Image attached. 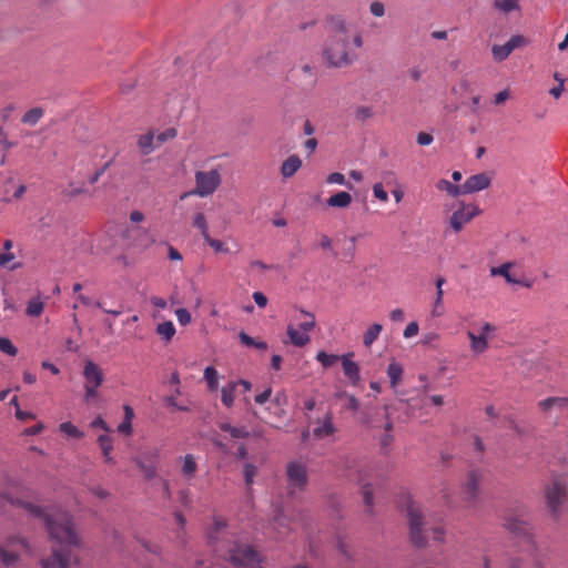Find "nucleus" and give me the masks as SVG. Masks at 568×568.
I'll return each mask as SVG.
<instances>
[{"mask_svg": "<svg viewBox=\"0 0 568 568\" xmlns=\"http://www.w3.org/2000/svg\"><path fill=\"white\" fill-rule=\"evenodd\" d=\"M0 499L6 500L13 507L23 508L31 517L41 520L59 548H54L52 555L41 560L42 568H69L75 559L71 547H80L81 540L75 532L72 517L68 511L61 509H43L32 503L14 498L8 493H1Z\"/></svg>", "mask_w": 568, "mask_h": 568, "instance_id": "nucleus-1", "label": "nucleus"}, {"mask_svg": "<svg viewBox=\"0 0 568 568\" xmlns=\"http://www.w3.org/2000/svg\"><path fill=\"white\" fill-rule=\"evenodd\" d=\"M328 37L323 58L329 67L341 68L352 62L351 42L355 48L363 44L362 37L342 18L334 17L327 23Z\"/></svg>", "mask_w": 568, "mask_h": 568, "instance_id": "nucleus-2", "label": "nucleus"}, {"mask_svg": "<svg viewBox=\"0 0 568 568\" xmlns=\"http://www.w3.org/2000/svg\"><path fill=\"white\" fill-rule=\"evenodd\" d=\"M504 527L516 538L521 539L526 545V550L534 560L535 568H546L540 560L538 546L535 541L534 527L523 516L509 515L505 518Z\"/></svg>", "mask_w": 568, "mask_h": 568, "instance_id": "nucleus-3", "label": "nucleus"}, {"mask_svg": "<svg viewBox=\"0 0 568 568\" xmlns=\"http://www.w3.org/2000/svg\"><path fill=\"white\" fill-rule=\"evenodd\" d=\"M224 558L235 568H263L258 554L248 545L235 542L227 549Z\"/></svg>", "mask_w": 568, "mask_h": 568, "instance_id": "nucleus-4", "label": "nucleus"}, {"mask_svg": "<svg viewBox=\"0 0 568 568\" xmlns=\"http://www.w3.org/2000/svg\"><path fill=\"white\" fill-rule=\"evenodd\" d=\"M406 510L410 529V540L416 547H424L427 542L425 532L428 529L425 527L426 524L423 520L420 505L409 499Z\"/></svg>", "mask_w": 568, "mask_h": 568, "instance_id": "nucleus-5", "label": "nucleus"}, {"mask_svg": "<svg viewBox=\"0 0 568 568\" xmlns=\"http://www.w3.org/2000/svg\"><path fill=\"white\" fill-rule=\"evenodd\" d=\"M195 189L183 193L180 199L184 200L189 195H199L201 197L213 194L221 184V174L217 170L197 171L195 173Z\"/></svg>", "mask_w": 568, "mask_h": 568, "instance_id": "nucleus-6", "label": "nucleus"}, {"mask_svg": "<svg viewBox=\"0 0 568 568\" xmlns=\"http://www.w3.org/2000/svg\"><path fill=\"white\" fill-rule=\"evenodd\" d=\"M286 488L290 495L302 491L308 483L307 466L301 460H292L286 464Z\"/></svg>", "mask_w": 568, "mask_h": 568, "instance_id": "nucleus-7", "label": "nucleus"}, {"mask_svg": "<svg viewBox=\"0 0 568 568\" xmlns=\"http://www.w3.org/2000/svg\"><path fill=\"white\" fill-rule=\"evenodd\" d=\"M485 479V471L479 468H473L465 475V479L460 484L462 498L465 501L474 503L480 495V485Z\"/></svg>", "mask_w": 568, "mask_h": 568, "instance_id": "nucleus-8", "label": "nucleus"}, {"mask_svg": "<svg viewBox=\"0 0 568 568\" xmlns=\"http://www.w3.org/2000/svg\"><path fill=\"white\" fill-rule=\"evenodd\" d=\"M547 507L554 517H558L561 511V506L566 500L567 488L565 480L555 479L545 491Z\"/></svg>", "mask_w": 568, "mask_h": 568, "instance_id": "nucleus-9", "label": "nucleus"}, {"mask_svg": "<svg viewBox=\"0 0 568 568\" xmlns=\"http://www.w3.org/2000/svg\"><path fill=\"white\" fill-rule=\"evenodd\" d=\"M496 327L486 322L481 325L479 334H475L471 331L467 332V337L469 338V347L474 354H483L487 351L489 346V339L495 333Z\"/></svg>", "mask_w": 568, "mask_h": 568, "instance_id": "nucleus-10", "label": "nucleus"}, {"mask_svg": "<svg viewBox=\"0 0 568 568\" xmlns=\"http://www.w3.org/2000/svg\"><path fill=\"white\" fill-rule=\"evenodd\" d=\"M480 213L481 210L477 205L460 202L459 209L456 210L449 219V225L457 233L463 229L465 224L469 223Z\"/></svg>", "mask_w": 568, "mask_h": 568, "instance_id": "nucleus-11", "label": "nucleus"}, {"mask_svg": "<svg viewBox=\"0 0 568 568\" xmlns=\"http://www.w3.org/2000/svg\"><path fill=\"white\" fill-rule=\"evenodd\" d=\"M28 542L19 537H11L8 539L6 546L0 545V559L3 565L11 566L18 559V550L29 551Z\"/></svg>", "mask_w": 568, "mask_h": 568, "instance_id": "nucleus-12", "label": "nucleus"}, {"mask_svg": "<svg viewBox=\"0 0 568 568\" xmlns=\"http://www.w3.org/2000/svg\"><path fill=\"white\" fill-rule=\"evenodd\" d=\"M525 39L521 36H513L505 44H494L491 48L493 58L495 61L501 62L506 60L511 52L524 45Z\"/></svg>", "mask_w": 568, "mask_h": 568, "instance_id": "nucleus-13", "label": "nucleus"}, {"mask_svg": "<svg viewBox=\"0 0 568 568\" xmlns=\"http://www.w3.org/2000/svg\"><path fill=\"white\" fill-rule=\"evenodd\" d=\"M491 183V179L487 173H478L470 175L466 179V181L462 184L463 194H471L475 192L483 191L487 189Z\"/></svg>", "mask_w": 568, "mask_h": 568, "instance_id": "nucleus-14", "label": "nucleus"}, {"mask_svg": "<svg viewBox=\"0 0 568 568\" xmlns=\"http://www.w3.org/2000/svg\"><path fill=\"white\" fill-rule=\"evenodd\" d=\"M315 426L313 428V435L315 438L323 439L329 436H333L337 428L333 423V414L332 412H327L322 419H316L314 422Z\"/></svg>", "mask_w": 568, "mask_h": 568, "instance_id": "nucleus-15", "label": "nucleus"}, {"mask_svg": "<svg viewBox=\"0 0 568 568\" xmlns=\"http://www.w3.org/2000/svg\"><path fill=\"white\" fill-rule=\"evenodd\" d=\"M353 353L342 355V368L344 376L348 379L349 384L357 386L361 382V371L356 362L352 361Z\"/></svg>", "mask_w": 568, "mask_h": 568, "instance_id": "nucleus-16", "label": "nucleus"}, {"mask_svg": "<svg viewBox=\"0 0 568 568\" xmlns=\"http://www.w3.org/2000/svg\"><path fill=\"white\" fill-rule=\"evenodd\" d=\"M544 412H557L561 416H568V398L567 397H549L538 403Z\"/></svg>", "mask_w": 568, "mask_h": 568, "instance_id": "nucleus-17", "label": "nucleus"}, {"mask_svg": "<svg viewBox=\"0 0 568 568\" xmlns=\"http://www.w3.org/2000/svg\"><path fill=\"white\" fill-rule=\"evenodd\" d=\"M83 376L85 385H92L93 387H100L104 379L102 369L92 361L85 362Z\"/></svg>", "mask_w": 568, "mask_h": 568, "instance_id": "nucleus-18", "label": "nucleus"}, {"mask_svg": "<svg viewBox=\"0 0 568 568\" xmlns=\"http://www.w3.org/2000/svg\"><path fill=\"white\" fill-rule=\"evenodd\" d=\"M303 162L301 158L296 154L290 155L286 160L283 161L280 173L283 179H290L295 175V173L302 168Z\"/></svg>", "mask_w": 568, "mask_h": 568, "instance_id": "nucleus-19", "label": "nucleus"}, {"mask_svg": "<svg viewBox=\"0 0 568 568\" xmlns=\"http://www.w3.org/2000/svg\"><path fill=\"white\" fill-rule=\"evenodd\" d=\"M352 201H353V197L348 192L339 191V192L331 195L326 200V204L329 207L346 209L351 205Z\"/></svg>", "mask_w": 568, "mask_h": 568, "instance_id": "nucleus-20", "label": "nucleus"}, {"mask_svg": "<svg viewBox=\"0 0 568 568\" xmlns=\"http://www.w3.org/2000/svg\"><path fill=\"white\" fill-rule=\"evenodd\" d=\"M197 470L196 458L192 454H186L182 459L181 475L186 479L191 480Z\"/></svg>", "mask_w": 568, "mask_h": 568, "instance_id": "nucleus-21", "label": "nucleus"}, {"mask_svg": "<svg viewBox=\"0 0 568 568\" xmlns=\"http://www.w3.org/2000/svg\"><path fill=\"white\" fill-rule=\"evenodd\" d=\"M295 320L298 321V328L307 333L312 331L316 324L314 314L303 308L298 310V315L295 316Z\"/></svg>", "mask_w": 568, "mask_h": 568, "instance_id": "nucleus-22", "label": "nucleus"}, {"mask_svg": "<svg viewBox=\"0 0 568 568\" xmlns=\"http://www.w3.org/2000/svg\"><path fill=\"white\" fill-rule=\"evenodd\" d=\"M445 278L439 276L437 277L436 280V297L434 300V303H433V310H432V315L434 317H438L443 314V296H444V291H443V285L445 284Z\"/></svg>", "mask_w": 568, "mask_h": 568, "instance_id": "nucleus-23", "label": "nucleus"}, {"mask_svg": "<svg viewBox=\"0 0 568 568\" xmlns=\"http://www.w3.org/2000/svg\"><path fill=\"white\" fill-rule=\"evenodd\" d=\"M290 342L297 347H303L310 343L311 338L307 332H298L293 325H288L286 329Z\"/></svg>", "mask_w": 568, "mask_h": 568, "instance_id": "nucleus-24", "label": "nucleus"}, {"mask_svg": "<svg viewBox=\"0 0 568 568\" xmlns=\"http://www.w3.org/2000/svg\"><path fill=\"white\" fill-rule=\"evenodd\" d=\"M236 388L237 383L235 381L229 382L221 388V402L225 407L230 408L233 406Z\"/></svg>", "mask_w": 568, "mask_h": 568, "instance_id": "nucleus-25", "label": "nucleus"}, {"mask_svg": "<svg viewBox=\"0 0 568 568\" xmlns=\"http://www.w3.org/2000/svg\"><path fill=\"white\" fill-rule=\"evenodd\" d=\"M155 332L165 343H169L175 335L176 331L173 322L165 321L156 325Z\"/></svg>", "mask_w": 568, "mask_h": 568, "instance_id": "nucleus-26", "label": "nucleus"}, {"mask_svg": "<svg viewBox=\"0 0 568 568\" xmlns=\"http://www.w3.org/2000/svg\"><path fill=\"white\" fill-rule=\"evenodd\" d=\"M436 189L439 191H445L452 197H457L459 195H463V186L462 185H455L445 179H440L437 181Z\"/></svg>", "mask_w": 568, "mask_h": 568, "instance_id": "nucleus-27", "label": "nucleus"}, {"mask_svg": "<svg viewBox=\"0 0 568 568\" xmlns=\"http://www.w3.org/2000/svg\"><path fill=\"white\" fill-rule=\"evenodd\" d=\"M493 8L503 14H508L511 11L519 9L518 0H493Z\"/></svg>", "mask_w": 568, "mask_h": 568, "instance_id": "nucleus-28", "label": "nucleus"}, {"mask_svg": "<svg viewBox=\"0 0 568 568\" xmlns=\"http://www.w3.org/2000/svg\"><path fill=\"white\" fill-rule=\"evenodd\" d=\"M387 376L389 378L390 387L395 388L402 379L403 368L398 363L392 362L387 366Z\"/></svg>", "mask_w": 568, "mask_h": 568, "instance_id": "nucleus-29", "label": "nucleus"}, {"mask_svg": "<svg viewBox=\"0 0 568 568\" xmlns=\"http://www.w3.org/2000/svg\"><path fill=\"white\" fill-rule=\"evenodd\" d=\"M204 379L207 384L210 392H215L219 388V372L213 366H207L203 373Z\"/></svg>", "mask_w": 568, "mask_h": 568, "instance_id": "nucleus-30", "label": "nucleus"}, {"mask_svg": "<svg viewBox=\"0 0 568 568\" xmlns=\"http://www.w3.org/2000/svg\"><path fill=\"white\" fill-rule=\"evenodd\" d=\"M383 326L381 324H372L363 335V344L369 347L379 336Z\"/></svg>", "mask_w": 568, "mask_h": 568, "instance_id": "nucleus-31", "label": "nucleus"}, {"mask_svg": "<svg viewBox=\"0 0 568 568\" xmlns=\"http://www.w3.org/2000/svg\"><path fill=\"white\" fill-rule=\"evenodd\" d=\"M134 413L133 409L125 405L124 406V419L123 422L118 426V432L130 435L132 433V419H133Z\"/></svg>", "mask_w": 568, "mask_h": 568, "instance_id": "nucleus-32", "label": "nucleus"}, {"mask_svg": "<svg viewBox=\"0 0 568 568\" xmlns=\"http://www.w3.org/2000/svg\"><path fill=\"white\" fill-rule=\"evenodd\" d=\"M511 263L507 262V263H504L501 265H499L498 267H493L490 270V273L491 275H500V276H504L505 280L510 283V284H519L520 282L518 280H516L510 273H509V270L511 267Z\"/></svg>", "mask_w": 568, "mask_h": 568, "instance_id": "nucleus-33", "label": "nucleus"}, {"mask_svg": "<svg viewBox=\"0 0 568 568\" xmlns=\"http://www.w3.org/2000/svg\"><path fill=\"white\" fill-rule=\"evenodd\" d=\"M43 113L44 112L42 108H32L23 114L21 122L28 125H36L43 116Z\"/></svg>", "mask_w": 568, "mask_h": 568, "instance_id": "nucleus-34", "label": "nucleus"}, {"mask_svg": "<svg viewBox=\"0 0 568 568\" xmlns=\"http://www.w3.org/2000/svg\"><path fill=\"white\" fill-rule=\"evenodd\" d=\"M316 361L321 363L324 368L332 367L337 362H342V355L327 354L324 351H320L316 354Z\"/></svg>", "mask_w": 568, "mask_h": 568, "instance_id": "nucleus-35", "label": "nucleus"}, {"mask_svg": "<svg viewBox=\"0 0 568 568\" xmlns=\"http://www.w3.org/2000/svg\"><path fill=\"white\" fill-rule=\"evenodd\" d=\"M153 141L154 135L152 132H148L139 138L138 146L144 155L152 153V151L154 150Z\"/></svg>", "mask_w": 568, "mask_h": 568, "instance_id": "nucleus-36", "label": "nucleus"}, {"mask_svg": "<svg viewBox=\"0 0 568 568\" xmlns=\"http://www.w3.org/2000/svg\"><path fill=\"white\" fill-rule=\"evenodd\" d=\"M220 429L225 433H229L233 438H244L248 435L245 428L234 427L229 423L220 424Z\"/></svg>", "mask_w": 568, "mask_h": 568, "instance_id": "nucleus-37", "label": "nucleus"}, {"mask_svg": "<svg viewBox=\"0 0 568 568\" xmlns=\"http://www.w3.org/2000/svg\"><path fill=\"white\" fill-rule=\"evenodd\" d=\"M146 479H152L156 474V464L144 463L142 458L134 459Z\"/></svg>", "mask_w": 568, "mask_h": 568, "instance_id": "nucleus-38", "label": "nucleus"}, {"mask_svg": "<svg viewBox=\"0 0 568 568\" xmlns=\"http://www.w3.org/2000/svg\"><path fill=\"white\" fill-rule=\"evenodd\" d=\"M239 338H240L241 343L244 344L245 346L255 347L257 349H263V351L267 348V344L265 342L255 341L253 337H251L250 335H247L244 332H241L239 334Z\"/></svg>", "mask_w": 568, "mask_h": 568, "instance_id": "nucleus-39", "label": "nucleus"}, {"mask_svg": "<svg viewBox=\"0 0 568 568\" xmlns=\"http://www.w3.org/2000/svg\"><path fill=\"white\" fill-rule=\"evenodd\" d=\"M60 432L73 438H82L84 434L71 422L60 424Z\"/></svg>", "mask_w": 568, "mask_h": 568, "instance_id": "nucleus-40", "label": "nucleus"}, {"mask_svg": "<svg viewBox=\"0 0 568 568\" xmlns=\"http://www.w3.org/2000/svg\"><path fill=\"white\" fill-rule=\"evenodd\" d=\"M192 225L200 230L203 239L209 234L206 219L203 213H196L193 216Z\"/></svg>", "mask_w": 568, "mask_h": 568, "instance_id": "nucleus-41", "label": "nucleus"}, {"mask_svg": "<svg viewBox=\"0 0 568 568\" xmlns=\"http://www.w3.org/2000/svg\"><path fill=\"white\" fill-rule=\"evenodd\" d=\"M98 444L102 452V455H108L113 450V439L108 435H100L98 437Z\"/></svg>", "mask_w": 568, "mask_h": 568, "instance_id": "nucleus-42", "label": "nucleus"}, {"mask_svg": "<svg viewBox=\"0 0 568 568\" xmlns=\"http://www.w3.org/2000/svg\"><path fill=\"white\" fill-rule=\"evenodd\" d=\"M272 265H267L265 264L264 262L262 261H258V260H255V261H251L248 263V266H247V273L251 275V274H255L257 272H266V271H270L272 270Z\"/></svg>", "mask_w": 568, "mask_h": 568, "instance_id": "nucleus-43", "label": "nucleus"}, {"mask_svg": "<svg viewBox=\"0 0 568 568\" xmlns=\"http://www.w3.org/2000/svg\"><path fill=\"white\" fill-rule=\"evenodd\" d=\"M0 351L10 356H16L18 353L17 347L11 343V341L7 337L0 336Z\"/></svg>", "mask_w": 568, "mask_h": 568, "instance_id": "nucleus-44", "label": "nucleus"}, {"mask_svg": "<svg viewBox=\"0 0 568 568\" xmlns=\"http://www.w3.org/2000/svg\"><path fill=\"white\" fill-rule=\"evenodd\" d=\"M136 458H142L144 463L156 464L159 459V449L150 448L141 453Z\"/></svg>", "mask_w": 568, "mask_h": 568, "instance_id": "nucleus-45", "label": "nucleus"}, {"mask_svg": "<svg viewBox=\"0 0 568 568\" xmlns=\"http://www.w3.org/2000/svg\"><path fill=\"white\" fill-rule=\"evenodd\" d=\"M326 183L346 185L348 189H352V185L348 182H346L344 174L339 172L328 174L326 178Z\"/></svg>", "mask_w": 568, "mask_h": 568, "instance_id": "nucleus-46", "label": "nucleus"}, {"mask_svg": "<svg viewBox=\"0 0 568 568\" xmlns=\"http://www.w3.org/2000/svg\"><path fill=\"white\" fill-rule=\"evenodd\" d=\"M43 311V303L41 301L34 300L29 302L27 306V314L29 316H39Z\"/></svg>", "mask_w": 568, "mask_h": 568, "instance_id": "nucleus-47", "label": "nucleus"}, {"mask_svg": "<svg viewBox=\"0 0 568 568\" xmlns=\"http://www.w3.org/2000/svg\"><path fill=\"white\" fill-rule=\"evenodd\" d=\"M175 316L182 326H186L192 322L191 313L186 308L181 307L175 310Z\"/></svg>", "mask_w": 568, "mask_h": 568, "instance_id": "nucleus-48", "label": "nucleus"}, {"mask_svg": "<svg viewBox=\"0 0 568 568\" xmlns=\"http://www.w3.org/2000/svg\"><path fill=\"white\" fill-rule=\"evenodd\" d=\"M257 468L253 464H245L243 467L244 479L247 486L253 484V478L256 475Z\"/></svg>", "mask_w": 568, "mask_h": 568, "instance_id": "nucleus-49", "label": "nucleus"}, {"mask_svg": "<svg viewBox=\"0 0 568 568\" xmlns=\"http://www.w3.org/2000/svg\"><path fill=\"white\" fill-rule=\"evenodd\" d=\"M176 134L178 132L174 128H169L165 131L159 133L156 135L158 145H161L162 143L166 142L170 139H174Z\"/></svg>", "mask_w": 568, "mask_h": 568, "instance_id": "nucleus-50", "label": "nucleus"}, {"mask_svg": "<svg viewBox=\"0 0 568 568\" xmlns=\"http://www.w3.org/2000/svg\"><path fill=\"white\" fill-rule=\"evenodd\" d=\"M209 246H211L215 252H227V250L224 247V243L220 240H215L207 234L203 239Z\"/></svg>", "mask_w": 568, "mask_h": 568, "instance_id": "nucleus-51", "label": "nucleus"}, {"mask_svg": "<svg viewBox=\"0 0 568 568\" xmlns=\"http://www.w3.org/2000/svg\"><path fill=\"white\" fill-rule=\"evenodd\" d=\"M336 396H345L346 397V404H345V408L346 409H349V410H357L358 409V406H359V403L358 400L355 398V396L353 395H348L346 394L345 392H342L339 394H336Z\"/></svg>", "mask_w": 568, "mask_h": 568, "instance_id": "nucleus-52", "label": "nucleus"}, {"mask_svg": "<svg viewBox=\"0 0 568 568\" xmlns=\"http://www.w3.org/2000/svg\"><path fill=\"white\" fill-rule=\"evenodd\" d=\"M369 12L376 18H381L385 14V6L381 1H373L369 4Z\"/></svg>", "mask_w": 568, "mask_h": 568, "instance_id": "nucleus-53", "label": "nucleus"}, {"mask_svg": "<svg viewBox=\"0 0 568 568\" xmlns=\"http://www.w3.org/2000/svg\"><path fill=\"white\" fill-rule=\"evenodd\" d=\"M373 194L374 196L379 200L381 202H387L388 201V194L387 192L384 190L383 187V184L382 183H375L373 185Z\"/></svg>", "mask_w": 568, "mask_h": 568, "instance_id": "nucleus-54", "label": "nucleus"}, {"mask_svg": "<svg viewBox=\"0 0 568 568\" xmlns=\"http://www.w3.org/2000/svg\"><path fill=\"white\" fill-rule=\"evenodd\" d=\"M372 115L373 111L369 106L362 105L355 110V116L357 120L364 121L366 119H369Z\"/></svg>", "mask_w": 568, "mask_h": 568, "instance_id": "nucleus-55", "label": "nucleus"}, {"mask_svg": "<svg viewBox=\"0 0 568 568\" xmlns=\"http://www.w3.org/2000/svg\"><path fill=\"white\" fill-rule=\"evenodd\" d=\"M382 180L387 186L398 185V181L394 171H384Z\"/></svg>", "mask_w": 568, "mask_h": 568, "instance_id": "nucleus-56", "label": "nucleus"}, {"mask_svg": "<svg viewBox=\"0 0 568 568\" xmlns=\"http://www.w3.org/2000/svg\"><path fill=\"white\" fill-rule=\"evenodd\" d=\"M385 430H386V434L381 438V445L383 447H386L387 445L390 444V442L393 440V436L389 434L393 429V424L390 420H387L385 423V426H384Z\"/></svg>", "mask_w": 568, "mask_h": 568, "instance_id": "nucleus-57", "label": "nucleus"}, {"mask_svg": "<svg viewBox=\"0 0 568 568\" xmlns=\"http://www.w3.org/2000/svg\"><path fill=\"white\" fill-rule=\"evenodd\" d=\"M225 527H226L225 520H223L221 518H215L213 521V531L210 534V540L213 541L215 539L214 534L220 532Z\"/></svg>", "mask_w": 568, "mask_h": 568, "instance_id": "nucleus-58", "label": "nucleus"}, {"mask_svg": "<svg viewBox=\"0 0 568 568\" xmlns=\"http://www.w3.org/2000/svg\"><path fill=\"white\" fill-rule=\"evenodd\" d=\"M287 528V520L284 516L280 515L277 517L274 518V528L277 529L278 531V535L280 536H283L286 534V530H280V528Z\"/></svg>", "mask_w": 568, "mask_h": 568, "instance_id": "nucleus-59", "label": "nucleus"}, {"mask_svg": "<svg viewBox=\"0 0 568 568\" xmlns=\"http://www.w3.org/2000/svg\"><path fill=\"white\" fill-rule=\"evenodd\" d=\"M418 324L416 322H410L404 329L403 335L405 338H410L418 334Z\"/></svg>", "mask_w": 568, "mask_h": 568, "instance_id": "nucleus-60", "label": "nucleus"}, {"mask_svg": "<svg viewBox=\"0 0 568 568\" xmlns=\"http://www.w3.org/2000/svg\"><path fill=\"white\" fill-rule=\"evenodd\" d=\"M271 395H272V388L268 387L264 392L257 394L254 397V400H255L256 404L262 405V404H264L265 402H267L270 399Z\"/></svg>", "mask_w": 568, "mask_h": 568, "instance_id": "nucleus-61", "label": "nucleus"}, {"mask_svg": "<svg viewBox=\"0 0 568 568\" xmlns=\"http://www.w3.org/2000/svg\"><path fill=\"white\" fill-rule=\"evenodd\" d=\"M433 135L426 132L418 133L416 139L417 143L423 146L429 145L433 142Z\"/></svg>", "mask_w": 568, "mask_h": 568, "instance_id": "nucleus-62", "label": "nucleus"}, {"mask_svg": "<svg viewBox=\"0 0 568 568\" xmlns=\"http://www.w3.org/2000/svg\"><path fill=\"white\" fill-rule=\"evenodd\" d=\"M252 296L258 307L263 308L267 305V297L262 292H254Z\"/></svg>", "mask_w": 568, "mask_h": 568, "instance_id": "nucleus-63", "label": "nucleus"}, {"mask_svg": "<svg viewBox=\"0 0 568 568\" xmlns=\"http://www.w3.org/2000/svg\"><path fill=\"white\" fill-rule=\"evenodd\" d=\"M506 568H525V561L521 558L513 557L508 560Z\"/></svg>", "mask_w": 568, "mask_h": 568, "instance_id": "nucleus-64", "label": "nucleus"}]
</instances>
